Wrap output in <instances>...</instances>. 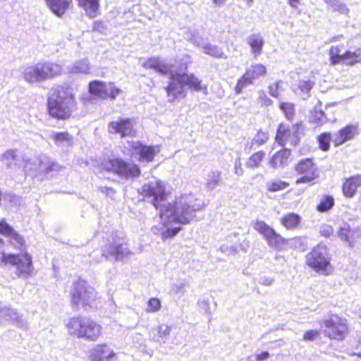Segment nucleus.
Instances as JSON below:
<instances>
[{
    "label": "nucleus",
    "mask_w": 361,
    "mask_h": 361,
    "mask_svg": "<svg viewBox=\"0 0 361 361\" xmlns=\"http://www.w3.org/2000/svg\"><path fill=\"white\" fill-rule=\"evenodd\" d=\"M138 192L145 197L149 198L157 209H159L160 219L164 222L188 224L195 218V213L205 207L202 200L192 194L180 196L173 204H162L166 198V191L163 183L158 180L145 183Z\"/></svg>",
    "instance_id": "1"
},
{
    "label": "nucleus",
    "mask_w": 361,
    "mask_h": 361,
    "mask_svg": "<svg viewBox=\"0 0 361 361\" xmlns=\"http://www.w3.org/2000/svg\"><path fill=\"white\" fill-rule=\"evenodd\" d=\"M142 66L147 69H154L162 74H169V82L165 87L167 93L168 101L173 102L176 99H183L187 95L185 84L182 73L183 67L180 70H174L173 67L166 63L159 57H151L142 63Z\"/></svg>",
    "instance_id": "2"
},
{
    "label": "nucleus",
    "mask_w": 361,
    "mask_h": 361,
    "mask_svg": "<svg viewBox=\"0 0 361 361\" xmlns=\"http://www.w3.org/2000/svg\"><path fill=\"white\" fill-rule=\"evenodd\" d=\"M47 106L49 113L52 117L65 120L75 109L76 102L68 88L58 85L51 89Z\"/></svg>",
    "instance_id": "3"
},
{
    "label": "nucleus",
    "mask_w": 361,
    "mask_h": 361,
    "mask_svg": "<svg viewBox=\"0 0 361 361\" xmlns=\"http://www.w3.org/2000/svg\"><path fill=\"white\" fill-rule=\"evenodd\" d=\"M68 334L94 341L102 334V326L86 317H72L66 325Z\"/></svg>",
    "instance_id": "4"
},
{
    "label": "nucleus",
    "mask_w": 361,
    "mask_h": 361,
    "mask_svg": "<svg viewBox=\"0 0 361 361\" xmlns=\"http://www.w3.org/2000/svg\"><path fill=\"white\" fill-rule=\"evenodd\" d=\"M104 169L126 182L139 177L141 173L140 166L131 161L120 157L109 158L103 164Z\"/></svg>",
    "instance_id": "5"
},
{
    "label": "nucleus",
    "mask_w": 361,
    "mask_h": 361,
    "mask_svg": "<svg viewBox=\"0 0 361 361\" xmlns=\"http://www.w3.org/2000/svg\"><path fill=\"white\" fill-rule=\"evenodd\" d=\"M61 66L51 62L37 63L24 68L23 76L29 84L40 82L61 73Z\"/></svg>",
    "instance_id": "6"
},
{
    "label": "nucleus",
    "mask_w": 361,
    "mask_h": 361,
    "mask_svg": "<svg viewBox=\"0 0 361 361\" xmlns=\"http://www.w3.org/2000/svg\"><path fill=\"white\" fill-rule=\"evenodd\" d=\"M305 259L307 265L316 272L325 276L330 274L331 257L325 245H317L306 255Z\"/></svg>",
    "instance_id": "7"
},
{
    "label": "nucleus",
    "mask_w": 361,
    "mask_h": 361,
    "mask_svg": "<svg viewBox=\"0 0 361 361\" xmlns=\"http://www.w3.org/2000/svg\"><path fill=\"white\" fill-rule=\"evenodd\" d=\"M319 324L324 336L331 339L342 341L347 334L346 319L337 314H331L320 320Z\"/></svg>",
    "instance_id": "8"
},
{
    "label": "nucleus",
    "mask_w": 361,
    "mask_h": 361,
    "mask_svg": "<svg viewBox=\"0 0 361 361\" xmlns=\"http://www.w3.org/2000/svg\"><path fill=\"white\" fill-rule=\"evenodd\" d=\"M71 295L73 305L76 308L81 305L85 310L92 307L96 298L94 289L83 281L73 283Z\"/></svg>",
    "instance_id": "9"
},
{
    "label": "nucleus",
    "mask_w": 361,
    "mask_h": 361,
    "mask_svg": "<svg viewBox=\"0 0 361 361\" xmlns=\"http://www.w3.org/2000/svg\"><path fill=\"white\" fill-rule=\"evenodd\" d=\"M1 262L13 266L15 268L16 276L24 279L30 276L33 269L32 257L27 253L17 255L3 253Z\"/></svg>",
    "instance_id": "10"
},
{
    "label": "nucleus",
    "mask_w": 361,
    "mask_h": 361,
    "mask_svg": "<svg viewBox=\"0 0 361 361\" xmlns=\"http://www.w3.org/2000/svg\"><path fill=\"white\" fill-rule=\"evenodd\" d=\"M121 233L113 232L106 244L102 248V256L106 259L119 261L128 256L130 252L125 245Z\"/></svg>",
    "instance_id": "11"
},
{
    "label": "nucleus",
    "mask_w": 361,
    "mask_h": 361,
    "mask_svg": "<svg viewBox=\"0 0 361 361\" xmlns=\"http://www.w3.org/2000/svg\"><path fill=\"white\" fill-rule=\"evenodd\" d=\"M188 40L201 49L204 54L213 58L221 59H226L228 58L222 47L211 44L207 38H204L196 31L191 32L189 34Z\"/></svg>",
    "instance_id": "12"
},
{
    "label": "nucleus",
    "mask_w": 361,
    "mask_h": 361,
    "mask_svg": "<svg viewBox=\"0 0 361 361\" xmlns=\"http://www.w3.org/2000/svg\"><path fill=\"white\" fill-rule=\"evenodd\" d=\"M254 228L263 235L268 245L274 249L282 248L287 243L280 234L270 227L264 221L256 220L253 224Z\"/></svg>",
    "instance_id": "13"
},
{
    "label": "nucleus",
    "mask_w": 361,
    "mask_h": 361,
    "mask_svg": "<svg viewBox=\"0 0 361 361\" xmlns=\"http://www.w3.org/2000/svg\"><path fill=\"white\" fill-rule=\"evenodd\" d=\"M295 171L302 176L295 180V184L312 183L319 177V171L311 159L300 160L295 166Z\"/></svg>",
    "instance_id": "14"
},
{
    "label": "nucleus",
    "mask_w": 361,
    "mask_h": 361,
    "mask_svg": "<svg viewBox=\"0 0 361 361\" xmlns=\"http://www.w3.org/2000/svg\"><path fill=\"white\" fill-rule=\"evenodd\" d=\"M1 160L7 169L18 170L25 169L30 164L31 159L25 153L18 149H8L1 155Z\"/></svg>",
    "instance_id": "15"
},
{
    "label": "nucleus",
    "mask_w": 361,
    "mask_h": 361,
    "mask_svg": "<svg viewBox=\"0 0 361 361\" xmlns=\"http://www.w3.org/2000/svg\"><path fill=\"white\" fill-rule=\"evenodd\" d=\"M130 157H136L140 162H151L159 152L156 147L145 145L139 141L128 142Z\"/></svg>",
    "instance_id": "16"
},
{
    "label": "nucleus",
    "mask_w": 361,
    "mask_h": 361,
    "mask_svg": "<svg viewBox=\"0 0 361 361\" xmlns=\"http://www.w3.org/2000/svg\"><path fill=\"white\" fill-rule=\"evenodd\" d=\"M89 92L91 94L100 99H107L110 97L114 99L121 92V90L116 87L111 82L94 80L89 84Z\"/></svg>",
    "instance_id": "17"
},
{
    "label": "nucleus",
    "mask_w": 361,
    "mask_h": 361,
    "mask_svg": "<svg viewBox=\"0 0 361 361\" xmlns=\"http://www.w3.org/2000/svg\"><path fill=\"white\" fill-rule=\"evenodd\" d=\"M107 130L110 134L119 135L121 137H134L136 134L133 119L129 118H119L111 121L107 126Z\"/></svg>",
    "instance_id": "18"
},
{
    "label": "nucleus",
    "mask_w": 361,
    "mask_h": 361,
    "mask_svg": "<svg viewBox=\"0 0 361 361\" xmlns=\"http://www.w3.org/2000/svg\"><path fill=\"white\" fill-rule=\"evenodd\" d=\"M0 233L4 234L8 238L10 244L15 248L22 250L24 247V238L5 221H0Z\"/></svg>",
    "instance_id": "19"
},
{
    "label": "nucleus",
    "mask_w": 361,
    "mask_h": 361,
    "mask_svg": "<svg viewBox=\"0 0 361 361\" xmlns=\"http://www.w3.org/2000/svg\"><path fill=\"white\" fill-rule=\"evenodd\" d=\"M115 356V353L106 344L97 345L90 350V360L91 361H110Z\"/></svg>",
    "instance_id": "20"
},
{
    "label": "nucleus",
    "mask_w": 361,
    "mask_h": 361,
    "mask_svg": "<svg viewBox=\"0 0 361 361\" xmlns=\"http://www.w3.org/2000/svg\"><path fill=\"white\" fill-rule=\"evenodd\" d=\"M291 160V151L283 148L274 153L270 158L269 164L273 169H283Z\"/></svg>",
    "instance_id": "21"
},
{
    "label": "nucleus",
    "mask_w": 361,
    "mask_h": 361,
    "mask_svg": "<svg viewBox=\"0 0 361 361\" xmlns=\"http://www.w3.org/2000/svg\"><path fill=\"white\" fill-rule=\"evenodd\" d=\"M357 134V126L348 125L334 135L333 142L336 146H338L353 139Z\"/></svg>",
    "instance_id": "22"
},
{
    "label": "nucleus",
    "mask_w": 361,
    "mask_h": 361,
    "mask_svg": "<svg viewBox=\"0 0 361 361\" xmlns=\"http://www.w3.org/2000/svg\"><path fill=\"white\" fill-rule=\"evenodd\" d=\"M360 187H361V174L345 178L342 186L343 193L345 197L352 198Z\"/></svg>",
    "instance_id": "23"
},
{
    "label": "nucleus",
    "mask_w": 361,
    "mask_h": 361,
    "mask_svg": "<svg viewBox=\"0 0 361 361\" xmlns=\"http://www.w3.org/2000/svg\"><path fill=\"white\" fill-rule=\"evenodd\" d=\"M12 321L18 326L25 327V324L16 310L6 306H0V324Z\"/></svg>",
    "instance_id": "24"
},
{
    "label": "nucleus",
    "mask_w": 361,
    "mask_h": 361,
    "mask_svg": "<svg viewBox=\"0 0 361 361\" xmlns=\"http://www.w3.org/2000/svg\"><path fill=\"white\" fill-rule=\"evenodd\" d=\"M61 169L59 163L47 157H43L39 161V170L47 176H52L54 172H58Z\"/></svg>",
    "instance_id": "25"
},
{
    "label": "nucleus",
    "mask_w": 361,
    "mask_h": 361,
    "mask_svg": "<svg viewBox=\"0 0 361 361\" xmlns=\"http://www.w3.org/2000/svg\"><path fill=\"white\" fill-rule=\"evenodd\" d=\"M187 66L185 65L184 68H183V80L185 81V86H188V87L195 92H200L202 90L207 91V87L204 86L203 87L201 85V80L197 78L196 76H195L193 74H187L185 73V71H186Z\"/></svg>",
    "instance_id": "26"
},
{
    "label": "nucleus",
    "mask_w": 361,
    "mask_h": 361,
    "mask_svg": "<svg viewBox=\"0 0 361 361\" xmlns=\"http://www.w3.org/2000/svg\"><path fill=\"white\" fill-rule=\"evenodd\" d=\"M50 138H51L54 144L58 147H68L72 145L73 136L68 132H52L50 134Z\"/></svg>",
    "instance_id": "27"
},
{
    "label": "nucleus",
    "mask_w": 361,
    "mask_h": 361,
    "mask_svg": "<svg viewBox=\"0 0 361 361\" xmlns=\"http://www.w3.org/2000/svg\"><path fill=\"white\" fill-rule=\"evenodd\" d=\"M328 9L332 12H336L340 15L348 16L350 9L346 4L341 0H323Z\"/></svg>",
    "instance_id": "28"
},
{
    "label": "nucleus",
    "mask_w": 361,
    "mask_h": 361,
    "mask_svg": "<svg viewBox=\"0 0 361 361\" xmlns=\"http://www.w3.org/2000/svg\"><path fill=\"white\" fill-rule=\"evenodd\" d=\"M51 11L58 16H61L67 10L71 0H46Z\"/></svg>",
    "instance_id": "29"
},
{
    "label": "nucleus",
    "mask_w": 361,
    "mask_h": 361,
    "mask_svg": "<svg viewBox=\"0 0 361 361\" xmlns=\"http://www.w3.org/2000/svg\"><path fill=\"white\" fill-rule=\"evenodd\" d=\"M322 102L318 101L314 106V109L311 111L310 121L315 123L318 126H322L329 121V118L324 111L321 109Z\"/></svg>",
    "instance_id": "30"
},
{
    "label": "nucleus",
    "mask_w": 361,
    "mask_h": 361,
    "mask_svg": "<svg viewBox=\"0 0 361 361\" xmlns=\"http://www.w3.org/2000/svg\"><path fill=\"white\" fill-rule=\"evenodd\" d=\"M291 135L292 133L290 127L283 123H280L277 128L276 141L280 146L284 147Z\"/></svg>",
    "instance_id": "31"
},
{
    "label": "nucleus",
    "mask_w": 361,
    "mask_h": 361,
    "mask_svg": "<svg viewBox=\"0 0 361 361\" xmlns=\"http://www.w3.org/2000/svg\"><path fill=\"white\" fill-rule=\"evenodd\" d=\"M269 140V134L267 132L259 130L250 142H247L245 146V150L250 152L255 148V145L257 147L262 146L265 144Z\"/></svg>",
    "instance_id": "32"
},
{
    "label": "nucleus",
    "mask_w": 361,
    "mask_h": 361,
    "mask_svg": "<svg viewBox=\"0 0 361 361\" xmlns=\"http://www.w3.org/2000/svg\"><path fill=\"white\" fill-rule=\"evenodd\" d=\"M90 65L87 59H83L73 63L68 68L69 73L73 74H89L90 73Z\"/></svg>",
    "instance_id": "33"
},
{
    "label": "nucleus",
    "mask_w": 361,
    "mask_h": 361,
    "mask_svg": "<svg viewBox=\"0 0 361 361\" xmlns=\"http://www.w3.org/2000/svg\"><path fill=\"white\" fill-rule=\"evenodd\" d=\"M247 43L252 48V52L256 55L261 54L264 45V39L259 34H252L247 37Z\"/></svg>",
    "instance_id": "34"
},
{
    "label": "nucleus",
    "mask_w": 361,
    "mask_h": 361,
    "mask_svg": "<svg viewBox=\"0 0 361 361\" xmlns=\"http://www.w3.org/2000/svg\"><path fill=\"white\" fill-rule=\"evenodd\" d=\"M355 231L351 230L350 226L347 223H343L339 228L338 235L341 240L349 243L350 247H353V240L354 238Z\"/></svg>",
    "instance_id": "35"
},
{
    "label": "nucleus",
    "mask_w": 361,
    "mask_h": 361,
    "mask_svg": "<svg viewBox=\"0 0 361 361\" xmlns=\"http://www.w3.org/2000/svg\"><path fill=\"white\" fill-rule=\"evenodd\" d=\"M266 73V68L262 64H255L247 69L245 78H248L252 83L254 80L259 78Z\"/></svg>",
    "instance_id": "36"
},
{
    "label": "nucleus",
    "mask_w": 361,
    "mask_h": 361,
    "mask_svg": "<svg viewBox=\"0 0 361 361\" xmlns=\"http://www.w3.org/2000/svg\"><path fill=\"white\" fill-rule=\"evenodd\" d=\"M180 229V227L166 228V229H164V227L159 228L158 226H153L152 228V231L156 235H161L162 239L166 240L175 236Z\"/></svg>",
    "instance_id": "37"
},
{
    "label": "nucleus",
    "mask_w": 361,
    "mask_h": 361,
    "mask_svg": "<svg viewBox=\"0 0 361 361\" xmlns=\"http://www.w3.org/2000/svg\"><path fill=\"white\" fill-rule=\"evenodd\" d=\"M221 180V173L219 171H212L207 174L206 179V188L209 190H213L219 185Z\"/></svg>",
    "instance_id": "38"
},
{
    "label": "nucleus",
    "mask_w": 361,
    "mask_h": 361,
    "mask_svg": "<svg viewBox=\"0 0 361 361\" xmlns=\"http://www.w3.org/2000/svg\"><path fill=\"white\" fill-rule=\"evenodd\" d=\"M301 221V217L295 213H289L281 219V224L287 229L296 228Z\"/></svg>",
    "instance_id": "39"
},
{
    "label": "nucleus",
    "mask_w": 361,
    "mask_h": 361,
    "mask_svg": "<svg viewBox=\"0 0 361 361\" xmlns=\"http://www.w3.org/2000/svg\"><path fill=\"white\" fill-rule=\"evenodd\" d=\"M78 5L82 7L90 16H94L99 8V0H78Z\"/></svg>",
    "instance_id": "40"
},
{
    "label": "nucleus",
    "mask_w": 361,
    "mask_h": 361,
    "mask_svg": "<svg viewBox=\"0 0 361 361\" xmlns=\"http://www.w3.org/2000/svg\"><path fill=\"white\" fill-rule=\"evenodd\" d=\"M334 205V197L331 195H324L317 206V210L319 212H326L332 209Z\"/></svg>",
    "instance_id": "41"
},
{
    "label": "nucleus",
    "mask_w": 361,
    "mask_h": 361,
    "mask_svg": "<svg viewBox=\"0 0 361 361\" xmlns=\"http://www.w3.org/2000/svg\"><path fill=\"white\" fill-rule=\"evenodd\" d=\"M154 330L157 332V341L160 343H166L170 336L171 327L166 324H162L157 326Z\"/></svg>",
    "instance_id": "42"
},
{
    "label": "nucleus",
    "mask_w": 361,
    "mask_h": 361,
    "mask_svg": "<svg viewBox=\"0 0 361 361\" xmlns=\"http://www.w3.org/2000/svg\"><path fill=\"white\" fill-rule=\"evenodd\" d=\"M291 133L292 137L290 139V145L293 146H296L300 140V135L302 133L303 131V126L302 123H297L292 126Z\"/></svg>",
    "instance_id": "43"
},
{
    "label": "nucleus",
    "mask_w": 361,
    "mask_h": 361,
    "mask_svg": "<svg viewBox=\"0 0 361 361\" xmlns=\"http://www.w3.org/2000/svg\"><path fill=\"white\" fill-rule=\"evenodd\" d=\"M265 156V152L259 151L254 153L248 159L246 165L248 168H257Z\"/></svg>",
    "instance_id": "44"
},
{
    "label": "nucleus",
    "mask_w": 361,
    "mask_h": 361,
    "mask_svg": "<svg viewBox=\"0 0 361 361\" xmlns=\"http://www.w3.org/2000/svg\"><path fill=\"white\" fill-rule=\"evenodd\" d=\"M289 184L287 182L281 180H272L267 183V188L269 191L277 192L286 188Z\"/></svg>",
    "instance_id": "45"
},
{
    "label": "nucleus",
    "mask_w": 361,
    "mask_h": 361,
    "mask_svg": "<svg viewBox=\"0 0 361 361\" xmlns=\"http://www.w3.org/2000/svg\"><path fill=\"white\" fill-rule=\"evenodd\" d=\"M280 109L284 113L288 121H292L295 115L294 104L289 102H281L279 105Z\"/></svg>",
    "instance_id": "46"
},
{
    "label": "nucleus",
    "mask_w": 361,
    "mask_h": 361,
    "mask_svg": "<svg viewBox=\"0 0 361 361\" xmlns=\"http://www.w3.org/2000/svg\"><path fill=\"white\" fill-rule=\"evenodd\" d=\"M331 134L329 133H323L318 137L319 148L323 151H327L329 149Z\"/></svg>",
    "instance_id": "47"
},
{
    "label": "nucleus",
    "mask_w": 361,
    "mask_h": 361,
    "mask_svg": "<svg viewBox=\"0 0 361 361\" xmlns=\"http://www.w3.org/2000/svg\"><path fill=\"white\" fill-rule=\"evenodd\" d=\"M344 57L345 58V61H348L350 64H353L361 60V53L359 50L353 52L347 51L344 54Z\"/></svg>",
    "instance_id": "48"
},
{
    "label": "nucleus",
    "mask_w": 361,
    "mask_h": 361,
    "mask_svg": "<svg viewBox=\"0 0 361 361\" xmlns=\"http://www.w3.org/2000/svg\"><path fill=\"white\" fill-rule=\"evenodd\" d=\"M161 307V302L156 298H150L147 302V307L146 309L148 312H154L159 310Z\"/></svg>",
    "instance_id": "49"
},
{
    "label": "nucleus",
    "mask_w": 361,
    "mask_h": 361,
    "mask_svg": "<svg viewBox=\"0 0 361 361\" xmlns=\"http://www.w3.org/2000/svg\"><path fill=\"white\" fill-rule=\"evenodd\" d=\"M252 84L248 78H245V74H244L238 80L235 87V92L237 94H240L243 91V89L248 85Z\"/></svg>",
    "instance_id": "50"
},
{
    "label": "nucleus",
    "mask_w": 361,
    "mask_h": 361,
    "mask_svg": "<svg viewBox=\"0 0 361 361\" xmlns=\"http://www.w3.org/2000/svg\"><path fill=\"white\" fill-rule=\"evenodd\" d=\"M252 84L248 78H245V74H244L238 80L235 87V92L237 94H240L243 91V89L248 85Z\"/></svg>",
    "instance_id": "51"
},
{
    "label": "nucleus",
    "mask_w": 361,
    "mask_h": 361,
    "mask_svg": "<svg viewBox=\"0 0 361 361\" xmlns=\"http://www.w3.org/2000/svg\"><path fill=\"white\" fill-rule=\"evenodd\" d=\"M314 83L310 80H300L298 82V88L303 93L308 94L312 89Z\"/></svg>",
    "instance_id": "52"
},
{
    "label": "nucleus",
    "mask_w": 361,
    "mask_h": 361,
    "mask_svg": "<svg viewBox=\"0 0 361 361\" xmlns=\"http://www.w3.org/2000/svg\"><path fill=\"white\" fill-rule=\"evenodd\" d=\"M334 233L333 227L329 224H323L319 228V233L322 236L329 238Z\"/></svg>",
    "instance_id": "53"
},
{
    "label": "nucleus",
    "mask_w": 361,
    "mask_h": 361,
    "mask_svg": "<svg viewBox=\"0 0 361 361\" xmlns=\"http://www.w3.org/2000/svg\"><path fill=\"white\" fill-rule=\"evenodd\" d=\"M319 335V331L309 330L305 332L303 335V340L305 341H312Z\"/></svg>",
    "instance_id": "54"
},
{
    "label": "nucleus",
    "mask_w": 361,
    "mask_h": 361,
    "mask_svg": "<svg viewBox=\"0 0 361 361\" xmlns=\"http://www.w3.org/2000/svg\"><path fill=\"white\" fill-rule=\"evenodd\" d=\"M221 252L227 255H234L238 252L237 248L235 246H228L223 245L220 247Z\"/></svg>",
    "instance_id": "55"
},
{
    "label": "nucleus",
    "mask_w": 361,
    "mask_h": 361,
    "mask_svg": "<svg viewBox=\"0 0 361 361\" xmlns=\"http://www.w3.org/2000/svg\"><path fill=\"white\" fill-rule=\"evenodd\" d=\"M259 99L262 105L267 106L271 105L273 102L263 91L259 92Z\"/></svg>",
    "instance_id": "56"
},
{
    "label": "nucleus",
    "mask_w": 361,
    "mask_h": 361,
    "mask_svg": "<svg viewBox=\"0 0 361 361\" xmlns=\"http://www.w3.org/2000/svg\"><path fill=\"white\" fill-rule=\"evenodd\" d=\"M99 190L101 192L105 194L106 196L111 198H113L116 194L115 190H114L112 188L102 186L99 188Z\"/></svg>",
    "instance_id": "57"
},
{
    "label": "nucleus",
    "mask_w": 361,
    "mask_h": 361,
    "mask_svg": "<svg viewBox=\"0 0 361 361\" xmlns=\"http://www.w3.org/2000/svg\"><path fill=\"white\" fill-rule=\"evenodd\" d=\"M234 169H235V173L239 176H241L243 175V169L241 166V162L240 158H238L235 160L234 163Z\"/></svg>",
    "instance_id": "58"
},
{
    "label": "nucleus",
    "mask_w": 361,
    "mask_h": 361,
    "mask_svg": "<svg viewBox=\"0 0 361 361\" xmlns=\"http://www.w3.org/2000/svg\"><path fill=\"white\" fill-rule=\"evenodd\" d=\"M279 83L280 81L276 82V83L271 85L269 87V92L274 97H277L279 96L278 89Z\"/></svg>",
    "instance_id": "59"
},
{
    "label": "nucleus",
    "mask_w": 361,
    "mask_h": 361,
    "mask_svg": "<svg viewBox=\"0 0 361 361\" xmlns=\"http://www.w3.org/2000/svg\"><path fill=\"white\" fill-rule=\"evenodd\" d=\"M331 62L332 64H337L340 63L342 60L345 61V58L344 57V54H337V55H330Z\"/></svg>",
    "instance_id": "60"
},
{
    "label": "nucleus",
    "mask_w": 361,
    "mask_h": 361,
    "mask_svg": "<svg viewBox=\"0 0 361 361\" xmlns=\"http://www.w3.org/2000/svg\"><path fill=\"white\" fill-rule=\"evenodd\" d=\"M185 284L184 282H180L179 283H177V284H174L173 286H172V289L171 290L176 293V294H178L180 292L182 291V290L183 289V288L185 287Z\"/></svg>",
    "instance_id": "61"
},
{
    "label": "nucleus",
    "mask_w": 361,
    "mask_h": 361,
    "mask_svg": "<svg viewBox=\"0 0 361 361\" xmlns=\"http://www.w3.org/2000/svg\"><path fill=\"white\" fill-rule=\"evenodd\" d=\"M270 357V354L267 351H264L261 353L256 355V360L257 361H262L263 360H266Z\"/></svg>",
    "instance_id": "62"
},
{
    "label": "nucleus",
    "mask_w": 361,
    "mask_h": 361,
    "mask_svg": "<svg viewBox=\"0 0 361 361\" xmlns=\"http://www.w3.org/2000/svg\"><path fill=\"white\" fill-rule=\"evenodd\" d=\"M249 247H250V243H249V241L247 240H244L240 244V248L244 252H247L248 249H249Z\"/></svg>",
    "instance_id": "63"
},
{
    "label": "nucleus",
    "mask_w": 361,
    "mask_h": 361,
    "mask_svg": "<svg viewBox=\"0 0 361 361\" xmlns=\"http://www.w3.org/2000/svg\"><path fill=\"white\" fill-rule=\"evenodd\" d=\"M273 279L271 278H262L261 283L265 286H270L273 282Z\"/></svg>",
    "instance_id": "64"
}]
</instances>
